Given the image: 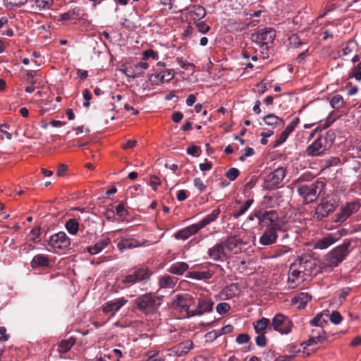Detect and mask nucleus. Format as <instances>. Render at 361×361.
Returning <instances> with one entry per match:
<instances>
[{
  "label": "nucleus",
  "mask_w": 361,
  "mask_h": 361,
  "mask_svg": "<svg viewBox=\"0 0 361 361\" xmlns=\"http://www.w3.org/2000/svg\"><path fill=\"white\" fill-rule=\"evenodd\" d=\"M255 154V150L249 147H247L245 150L244 153L242 154V155L239 157V160L240 161H244L247 157H251Z\"/></svg>",
  "instance_id": "nucleus-57"
},
{
  "label": "nucleus",
  "mask_w": 361,
  "mask_h": 361,
  "mask_svg": "<svg viewBox=\"0 0 361 361\" xmlns=\"http://www.w3.org/2000/svg\"><path fill=\"white\" fill-rule=\"evenodd\" d=\"M47 245L53 249L63 250L71 245V239L65 232L60 231L50 236Z\"/></svg>",
  "instance_id": "nucleus-14"
},
{
  "label": "nucleus",
  "mask_w": 361,
  "mask_h": 361,
  "mask_svg": "<svg viewBox=\"0 0 361 361\" xmlns=\"http://www.w3.org/2000/svg\"><path fill=\"white\" fill-rule=\"evenodd\" d=\"M312 299L311 295L307 293L302 292L299 293L296 297L295 300L298 302H300V305H305L309 301Z\"/></svg>",
  "instance_id": "nucleus-42"
},
{
  "label": "nucleus",
  "mask_w": 361,
  "mask_h": 361,
  "mask_svg": "<svg viewBox=\"0 0 361 361\" xmlns=\"http://www.w3.org/2000/svg\"><path fill=\"white\" fill-rule=\"evenodd\" d=\"M333 140L331 138V142ZM331 145L329 143L326 136H319L306 149V153L310 157L322 156L327 150L328 147Z\"/></svg>",
  "instance_id": "nucleus-10"
},
{
  "label": "nucleus",
  "mask_w": 361,
  "mask_h": 361,
  "mask_svg": "<svg viewBox=\"0 0 361 361\" xmlns=\"http://www.w3.org/2000/svg\"><path fill=\"white\" fill-rule=\"evenodd\" d=\"M149 80L153 85H159L164 82V75L161 72L152 74Z\"/></svg>",
  "instance_id": "nucleus-43"
},
{
  "label": "nucleus",
  "mask_w": 361,
  "mask_h": 361,
  "mask_svg": "<svg viewBox=\"0 0 361 361\" xmlns=\"http://www.w3.org/2000/svg\"><path fill=\"white\" fill-rule=\"evenodd\" d=\"M127 302L124 297L109 301L102 306V311L105 314L112 312V315H114Z\"/></svg>",
  "instance_id": "nucleus-18"
},
{
  "label": "nucleus",
  "mask_w": 361,
  "mask_h": 361,
  "mask_svg": "<svg viewBox=\"0 0 361 361\" xmlns=\"http://www.w3.org/2000/svg\"><path fill=\"white\" fill-rule=\"evenodd\" d=\"M324 316L328 317L327 314L321 313L317 314L310 321V324L312 326L324 328L326 325L328 324V321L326 319L324 318Z\"/></svg>",
  "instance_id": "nucleus-32"
},
{
  "label": "nucleus",
  "mask_w": 361,
  "mask_h": 361,
  "mask_svg": "<svg viewBox=\"0 0 361 361\" xmlns=\"http://www.w3.org/2000/svg\"><path fill=\"white\" fill-rule=\"evenodd\" d=\"M337 207L338 203L334 198L329 197H324L317 206L314 217L318 220H322L329 214L333 213Z\"/></svg>",
  "instance_id": "nucleus-8"
},
{
  "label": "nucleus",
  "mask_w": 361,
  "mask_h": 361,
  "mask_svg": "<svg viewBox=\"0 0 361 361\" xmlns=\"http://www.w3.org/2000/svg\"><path fill=\"white\" fill-rule=\"evenodd\" d=\"M115 242L117 243V247L121 251L141 246V244L136 239L128 235L118 238Z\"/></svg>",
  "instance_id": "nucleus-19"
},
{
  "label": "nucleus",
  "mask_w": 361,
  "mask_h": 361,
  "mask_svg": "<svg viewBox=\"0 0 361 361\" xmlns=\"http://www.w3.org/2000/svg\"><path fill=\"white\" fill-rule=\"evenodd\" d=\"M207 253L209 258L214 261L224 262L229 257L222 242L209 248Z\"/></svg>",
  "instance_id": "nucleus-17"
},
{
  "label": "nucleus",
  "mask_w": 361,
  "mask_h": 361,
  "mask_svg": "<svg viewBox=\"0 0 361 361\" xmlns=\"http://www.w3.org/2000/svg\"><path fill=\"white\" fill-rule=\"evenodd\" d=\"M287 173L286 169L279 167L270 172L264 178V188L267 190H273L277 188L282 182Z\"/></svg>",
  "instance_id": "nucleus-12"
},
{
  "label": "nucleus",
  "mask_w": 361,
  "mask_h": 361,
  "mask_svg": "<svg viewBox=\"0 0 361 361\" xmlns=\"http://www.w3.org/2000/svg\"><path fill=\"white\" fill-rule=\"evenodd\" d=\"M82 96L84 99L85 100L83 103V106L86 108H88L90 105V100L92 99V94L90 90L85 89L82 92Z\"/></svg>",
  "instance_id": "nucleus-55"
},
{
  "label": "nucleus",
  "mask_w": 361,
  "mask_h": 361,
  "mask_svg": "<svg viewBox=\"0 0 361 361\" xmlns=\"http://www.w3.org/2000/svg\"><path fill=\"white\" fill-rule=\"evenodd\" d=\"M230 305L226 302H221L216 305V311L220 314L226 313L230 310Z\"/></svg>",
  "instance_id": "nucleus-51"
},
{
  "label": "nucleus",
  "mask_w": 361,
  "mask_h": 361,
  "mask_svg": "<svg viewBox=\"0 0 361 361\" xmlns=\"http://www.w3.org/2000/svg\"><path fill=\"white\" fill-rule=\"evenodd\" d=\"M357 47V43L353 40H349L347 42L344 47L342 48V54L341 56H347L353 52V51Z\"/></svg>",
  "instance_id": "nucleus-37"
},
{
  "label": "nucleus",
  "mask_w": 361,
  "mask_h": 361,
  "mask_svg": "<svg viewBox=\"0 0 361 361\" xmlns=\"http://www.w3.org/2000/svg\"><path fill=\"white\" fill-rule=\"evenodd\" d=\"M198 228L199 227H197L196 224L190 225L186 228L177 231L175 233L174 237L178 240H186L192 235L197 233L200 231Z\"/></svg>",
  "instance_id": "nucleus-23"
},
{
  "label": "nucleus",
  "mask_w": 361,
  "mask_h": 361,
  "mask_svg": "<svg viewBox=\"0 0 361 361\" xmlns=\"http://www.w3.org/2000/svg\"><path fill=\"white\" fill-rule=\"evenodd\" d=\"M220 214L219 209H214L211 214L207 215L203 219L199 221L196 225L199 227V230L205 227L207 225L209 224L211 222L214 221L217 219L218 216Z\"/></svg>",
  "instance_id": "nucleus-27"
},
{
  "label": "nucleus",
  "mask_w": 361,
  "mask_h": 361,
  "mask_svg": "<svg viewBox=\"0 0 361 361\" xmlns=\"http://www.w3.org/2000/svg\"><path fill=\"white\" fill-rule=\"evenodd\" d=\"M53 3H54L53 0H36L35 1L36 6L39 9L49 8L52 6Z\"/></svg>",
  "instance_id": "nucleus-46"
},
{
  "label": "nucleus",
  "mask_w": 361,
  "mask_h": 361,
  "mask_svg": "<svg viewBox=\"0 0 361 361\" xmlns=\"http://www.w3.org/2000/svg\"><path fill=\"white\" fill-rule=\"evenodd\" d=\"M196 274L198 275L199 279H209L212 277L214 272L210 270H207L198 271Z\"/></svg>",
  "instance_id": "nucleus-60"
},
{
  "label": "nucleus",
  "mask_w": 361,
  "mask_h": 361,
  "mask_svg": "<svg viewBox=\"0 0 361 361\" xmlns=\"http://www.w3.org/2000/svg\"><path fill=\"white\" fill-rule=\"evenodd\" d=\"M240 171L236 168L229 169L225 173L226 177L231 181L235 180L239 176Z\"/></svg>",
  "instance_id": "nucleus-44"
},
{
  "label": "nucleus",
  "mask_w": 361,
  "mask_h": 361,
  "mask_svg": "<svg viewBox=\"0 0 361 361\" xmlns=\"http://www.w3.org/2000/svg\"><path fill=\"white\" fill-rule=\"evenodd\" d=\"M188 267L189 266L186 262H177L171 265L169 269V271L173 274L183 275Z\"/></svg>",
  "instance_id": "nucleus-29"
},
{
  "label": "nucleus",
  "mask_w": 361,
  "mask_h": 361,
  "mask_svg": "<svg viewBox=\"0 0 361 361\" xmlns=\"http://www.w3.org/2000/svg\"><path fill=\"white\" fill-rule=\"evenodd\" d=\"M263 121L266 125L271 126L272 128H275L284 123V121L281 118L276 116L274 114H269L264 116Z\"/></svg>",
  "instance_id": "nucleus-30"
},
{
  "label": "nucleus",
  "mask_w": 361,
  "mask_h": 361,
  "mask_svg": "<svg viewBox=\"0 0 361 361\" xmlns=\"http://www.w3.org/2000/svg\"><path fill=\"white\" fill-rule=\"evenodd\" d=\"M255 342L258 346H265L267 344V338L264 336V334H258L255 338Z\"/></svg>",
  "instance_id": "nucleus-63"
},
{
  "label": "nucleus",
  "mask_w": 361,
  "mask_h": 361,
  "mask_svg": "<svg viewBox=\"0 0 361 361\" xmlns=\"http://www.w3.org/2000/svg\"><path fill=\"white\" fill-rule=\"evenodd\" d=\"M163 297L149 292L138 296L134 300L135 307L145 315L154 314L162 302Z\"/></svg>",
  "instance_id": "nucleus-2"
},
{
  "label": "nucleus",
  "mask_w": 361,
  "mask_h": 361,
  "mask_svg": "<svg viewBox=\"0 0 361 361\" xmlns=\"http://www.w3.org/2000/svg\"><path fill=\"white\" fill-rule=\"evenodd\" d=\"M161 184L160 179L156 176H151L149 178V185L153 190H157L158 185Z\"/></svg>",
  "instance_id": "nucleus-61"
},
{
  "label": "nucleus",
  "mask_w": 361,
  "mask_h": 361,
  "mask_svg": "<svg viewBox=\"0 0 361 361\" xmlns=\"http://www.w3.org/2000/svg\"><path fill=\"white\" fill-rule=\"evenodd\" d=\"M233 331V326L231 324H228V325H226L224 327H222L219 331H218L217 330H214V331L208 333V334H209V335L214 334V338H216L218 336H219L222 334H229V333H231Z\"/></svg>",
  "instance_id": "nucleus-36"
},
{
  "label": "nucleus",
  "mask_w": 361,
  "mask_h": 361,
  "mask_svg": "<svg viewBox=\"0 0 361 361\" xmlns=\"http://www.w3.org/2000/svg\"><path fill=\"white\" fill-rule=\"evenodd\" d=\"M269 319L262 317L253 323L254 329L257 334H264L266 329L271 330Z\"/></svg>",
  "instance_id": "nucleus-24"
},
{
  "label": "nucleus",
  "mask_w": 361,
  "mask_h": 361,
  "mask_svg": "<svg viewBox=\"0 0 361 361\" xmlns=\"http://www.w3.org/2000/svg\"><path fill=\"white\" fill-rule=\"evenodd\" d=\"M193 343L191 341L187 340L180 343L178 346V350L180 354H186L193 348Z\"/></svg>",
  "instance_id": "nucleus-38"
},
{
  "label": "nucleus",
  "mask_w": 361,
  "mask_h": 361,
  "mask_svg": "<svg viewBox=\"0 0 361 361\" xmlns=\"http://www.w3.org/2000/svg\"><path fill=\"white\" fill-rule=\"evenodd\" d=\"M196 26L197 27L198 31L203 34L207 33L210 29L209 26L203 21L197 23Z\"/></svg>",
  "instance_id": "nucleus-64"
},
{
  "label": "nucleus",
  "mask_w": 361,
  "mask_h": 361,
  "mask_svg": "<svg viewBox=\"0 0 361 361\" xmlns=\"http://www.w3.org/2000/svg\"><path fill=\"white\" fill-rule=\"evenodd\" d=\"M65 228L71 235H76L80 229L79 221L75 219H69L65 224Z\"/></svg>",
  "instance_id": "nucleus-31"
},
{
  "label": "nucleus",
  "mask_w": 361,
  "mask_h": 361,
  "mask_svg": "<svg viewBox=\"0 0 361 361\" xmlns=\"http://www.w3.org/2000/svg\"><path fill=\"white\" fill-rule=\"evenodd\" d=\"M194 185L197 188L200 192H203L206 190L207 186L204 184L203 181L200 178H195L194 179Z\"/></svg>",
  "instance_id": "nucleus-62"
},
{
  "label": "nucleus",
  "mask_w": 361,
  "mask_h": 361,
  "mask_svg": "<svg viewBox=\"0 0 361 361\" xmlns=\"http://www.w3.org/2000/svg\"><path fill=\"white\" fill-rule=\"evenodd\" d=\"M226 295H229V297H233L237 294L238 290V286L237 283H231L230 286H228L226 288Z\"/></svg>",
  "instance_id": "nucleus-49"
},
{
  "label": "nucleus",
  "mask_w": 361,
  "mask_h": 361,
  "mask_svg": "<svg viewBox=\"0 0 361 361\" xmlns=\"http://www.w3.org/2000/svg\"><path fill=\"white\" fill-rule=\"evenodd\" d=\"M201 152L200 147L196 145H191L187 148V153L189 155L199 157Z\"/></svg>",
  "instance_id": "nucleus-52"
},
{
  "label": "nucleus",
  "mask_w": 361,
  "mask_h": 361,
  "mask_svg": "<svg viewBox=\"0 0 361 361\" xmlns=\"http://www.w3.org/2000/svg\"><path fill=\"white\" fill-rule=\"evenodd\" d=\"M360 208V204L357 201L348 202L341 207L340 212L336 214L334 222L342 224L351 215L356 213Z\"/></svg>",
  "instance_id": "nucleus-11"
},
{
  "label": "nucleus",
  "mask_w": 361,
  "mask_h": 361,
  "mask_svg": "<svg viewBox=\"0 0 361 361\" xmlns=\"http://www.w3.org/2000/svg\"><path fill=\"white\" fill-rule=\"evenodd\" d=\"M116 212L118 216L120 217H126L128 215V210L125 208V202H121L116 207Z\"/></svg>",
  "instance_id": "nucleus-45"
},
{
  "label": "nucleus",
  "mask_w": 361,
  "mask_h": 361,
  "mask_svg": "<svg viewBox=\"0 0 361 361\" xmlns=\"http://www.w3.org/2000/svg\"><path fill=\"white\" fill-rule=\"evenodd\" d=\"M152 271L147 267H136L128 271V273L121 280L126 287H130L137 283L146 284L150 279Z\"/></svg>",
  "instance_id": "nucleus-4"
},
{
  "label": "nucleus",
  "mask_w": 361,
  "mask_h": 361,
  "mask_svg": "<svg viewBox=\"0 0 361 361\" xmlns=\"http://www.w3.org/2000/svg\"><path fill=\"white\" fill-rule=\"evenodd\" d=\"M111 240L108 237H104L99 240L94 245L88 246L86 250L92 255L101 252L110 243Z\"/></svg>",
  "instance_id": "nucleus-22"
},
{
  "label": "nucleus",
  "mask_w": 361,
  "mask_h": 361,
  "mask_svg": "<svg viewBox=\"0 0 361 361\" xmlns=\"http://www.w3.org/2000/svg\"><path fill=\"white\" fill-rule=\"evenodd\" d=\"M40 235V228L35 227L30 231V240L32 241L33 243L37 242V239L39 238Z\"/></svg>",
  "instance_id": "nucleus-58"
},
{
  "label": "nucleus",
  "mask_w": 361,
  "mask_h": 361,
  "mask_svg": "<svg viewBox=\"0 0 361 361\" xmlns=\"http://www.w3.org/2000/svg\"><path fill=\"white\" fill-rule=\"evenodd\" d=\"M220 214L219 209H214L211 214L207 215L203 219L199 221L196 225L199 227V230L205 227L207 225L209 224L211 222L214 221L217 219L218 216Z\"/></svg>",
  "instance_id": "nucleus-26"
},
{
  "label": "nucleus",
  "mask_w": 361,
  "mask_h": 361,
  "mask_svg": "<svg viewBox=\"0 0 361 361\" xmlns=\"http://www.w3.org/2000/svg\"><path fill=\"white\" fill-rule=\"evenodd\" d=\"M300 119L298 117L295 118L285 128V130L280 134L279 137L275 141L274 145L276 147L283 144L288 137L289 135L294 130L295 127L298 125Z\"/></svg>",
  "instance_id": "nucleus-20"
},
{
  "label": "nucleus",
  "mask_w": 361,
  "mask_h": 361,
  "mask_svg": "<svg viewBox=\"0 0 361 361\" xmlns=\"http://www.w3.org/2000/svg\"><path fill=\"white\" fill-rule=\"evenodd\" d=\"M250 337L248 334H239L236 337L235 341L238 344L241 345V344H245V343H248L250 341Z\"/></svg>",
  "instance_id": "nucleus-56"
},
{
  "label": "nucleus",
  "mask_w": 361,
  "mask_h": 361,
  "mask_svg": "<svg viewBox=\"0 0 361 361\" xmlns=\"http://www.w3.org/2000/svg\"><path fill=\"white\" fill-rule=\"evenodd\" d=\"M176 283V280L171 276H164L159 279V286L161 288H173Z\"/></svg>",
  "instance_id": "nucleus-34"
},
{
  "label": "nucleus",
  "mask_w": 361,
  "mask_h": 361,
  "mask_svg": "<svg viewBox=\"0 0 361 361\" xmlns=\"http://www.w3.org/2000/svg\"><path fill=\"white\" fill-rule=\"evenodd\" d=\"M325 184L322 181L317 180L310 184H304L298 187L297 191L305 204L316 201L324 188Z\"/></svg>",
  "instance_id": "nucleus-5"
},
{
  "label": "nucleus",
  "mask_w": 361,
  "mask_h": 361,
  "mask_svg": "<svg viewBox=\"0 0 361 361\" xmlns=\"http://www.w3.org/2000/svg\"><path fill=\"white\" fill-rule=\"evenodd\" d=\"M330 321L334 324H338L342 321V316L338 311H334L328 317Z\"/></svg>",
  "instance_id": "nucleus-48"
},
{
  "label": "nucleus",
  "mask_w": 361,
  "mask_h": 361,
  "mask_svg": "<svg viewBox=\"0 0 361 361\" xmlns=\"http://www.w3.org/2000/svg\"><path fill=\"white\" fill-rule=\"evenodd\" d=\"M309 265H312V262L304 257H298L290 267L288 281L292 288H295L296 281L299 279L300 274L307 269Z\"/></svg>",
  "instance_id": "nucleus-6"
},
{
  "label": "nucleus",
  "mask_w": 361,
  "mask_h": 361,
  "mask_svg": "<svg viewBox=\"0 0 361 361\" xmlns=\"http://www.w3.org/2000/svg\"><path fill=\"white\" fill-rule=\"evenodd\" d=\"M190 12L192 13L199 20L203 18L206 16L205 8L200 5H193L192 11Z\"/></svg>",
  "instance_id": "nucleus-40"
},
{
  "label": "nucleus",
  "mask_w": 361,
  "mask_h": 361,
  "mask_svg": "<svg viewBox=\"0 0 361 361\" xmlns=\"http://www.w3.org/2000/svg\"><path fill=\"white\" fill-rule=\"evenodd\" d=\"M351 241L345 239L343 243L334 248L324 257V264L326 267H336L349 255Z\"/></svg>",
  "instance_id": "nucleus-3"
},
{
  "label": "nucleus",
  "mask_w": 361,
  "mask_h": 361,
  "mask_svg": "<svg viewBox=\"0 0 361 361\" xmlns=\"http://www.w3.org/2000/svg\"><path fill=\"white\" fill-rule=\"evenodd\" d=\"M330 104L334 109L342 108L344 105L343 97L339 94L334 95L330 100Z\"/></svg>",
  "instance_id": "nucleus-39"
},
{
  "label": "nucleus",
  "mask_w": 361,
  "mask_h": 361,
  "mask_svg": "<svg viewBox=\"0 0 361 361\" xmlns=\"http://www.w3.org/2000/svg\"><path fill=\"white\" fill-rule=\"evenodd\" d=\"M253 200L249 199L244 202V204L241 206L238 209L235 210L232 215L235 219H238L240 216L243 215L250 207L253 203Z\"/></svg>",
  "instance_id": "nucleus-33"
},
{
  "label": "nucleus",
  "mask_w": 361,
  "mask_h": 361,
  "mask_svg": "<svg viewBox=\"0 0 361 361\" xmlns=\"http://www.w3.org/2000/svg\"><path fill=\"white\" fill-rule=\"evenodd\" d=\"M176 61L184 69L188 70L190 68L192 69L195 68V65L193 63L183 61L182 57H178L176 59Z\"/></svg>",
  "instance_id": "nucleus-53"
},
{
  "label": "nucleus",
  "mask_w": 361,
  "mask_h": 361,
  "mask_svg": "<svg viewBox=\"0 0 361 361\" xmlns=\"http://www.w3.org/2000/svg\"><path fill=\"white\" fill-rule=\"evenodd\" d=\"M193 302L192 297L190 294H178L172 302V306L178 310L181 314V317L185 318L191 317L190 307Z\"/></svg>",
  "instance_id": "nucleus-7"
},
{
  "label": "nucleus",
  "mask_w": 361,
  "mask_h": 361,
  "mask_svg": "<svg viewBox=\"0 0 361 361\" xmlns=\"http://www.w3.org/2000/svg\"><path fill=\"white\" fill-rule=\"evenodd\" d=\"M221 242L228 256L233 252L236 253L238 251L235 249L243 244L242 239L236 235L230 236Z\"/></svg>",
  "instance_id": "nucleus-21"
},
{
  "label": "nucleus",
  "mask_w": 361,
  "mask_h": 361,
  "mask_svg": "<svg viewBox=\"0 0 361 361\" xmlns=\"http://www.w3.org/2000/svg\"><path fill=\"white\" fill-rule=\"evenodd\" d=\"M345 235H346V231L344 229L338 231L336 233H329L318 240L314 245V248L320 250L326 249L339 240L340 238Z\"/></svg>",
  "instance_id": "nucleus-15"
},
{
  "label": "nucleus",
  "mask_w": 361,
  "mask_h": 361,
  "mask_svg": "<svg viewBox=\"0 0 361 361\" xmlns=\"http://www.w3.org/2000/svg\"><path fill=\"white\" fill-rule=\"evenodd\" d=\"M293 322L283 314H277L272 319L271 329L279 331L281 334H288L292 330Z\"/></svg>",
  "instance_id": "nucleus-13"
},
{
  "label": "nucleus",
  "mask_w": 361,
  "mask_h": 361,
  "mask_svg": "<svg viewBox=\"0 0 361 361\" xmlns=\"http://www.w3.org/2000/svg\"><path fill=\"white\" fill-rule=\"evenodd\" d=\"M76 14L75 10H71L68 12L63 13L61 15V20H74L75 19V16Z\"/></svg>",
  "instance_id": "nucleus-54"
},
{
  "label": "nucleus",
  "mask_w": 361,
  "mask_h": 361,
  "mask_svg": "<svg viewBox=\"0 0 361 361\" xmlns=\"http://www.w3.org/2000/svg\"><path fill=\"white\" fill-rule=\"evenodd\" d=\"M49 264V259L47 256L42 254L35 255L31 261V267L35 269L39 267H47Z\"/></svg>",
  "instance_id": "nucleus-25"
},
{
  "label": "nucleus",
  "mask_w": 361,
  "mask_h": 361,
  "mask_svg": "<svg viewBox=\"0 0 361 361\" xmlns=\"http://www.w3.org/2000/svg\"><path fill=\"white\" fill-rule=\"evenodd\" d=\"M349 78H354L356 80L360 81L361 80V70H358L356 68H353L351 71L349 73L348 75Z\"/></svg>",
  "instance_id": "nucleus-59"
},
{
  "label": "nucleus",
  "mask_w": 361,
  "mask_h": 361,
  "mask_svg": "<svg viewBox=\"0 0 361 361\" xmlns=\"http://www.w3.org/2000/svg\"><path fill=\"white\" fill-rule=\"evenodd\" d=\"M324 341V338H318L315 337V335L314 336H310V338L304 341L302 343V345H303L304 351L307 349V347L311 346L314 344H317L318 343H322Z\"/></svg>",
  "instance_id": "nucleus-41"
},
{
  "label": "nucleus",
  "mask_w": 361,
  "mask_h": 361,
  "mask_svg": "<svg viewBox=\"0 0 361 361\" xmlns=\"http://www.w3.org/2000/svg\"><path fill=\"white\" fill-rule=\"evenodd\" d=\"M290 44L294 47L295 48L300 47L302 44H304V42L301 40V39L297 35H292L289 39Z\"/></svg>",
  "instance_id": "nucleus-47"
},
{
  "label": "nucleus",
  "mask_w": 361,
  "mask_h": 361,
  "mask_svg": "<svg viewBox=\"0 0 361 361\" xmlns=\"http://www.w3.org/2000/svg\"><path fill=\"white\" fill-rule=\"evenodd\" d=\"M214 302L211 299L207 297L200 298L195 310H192L190 312L191 317L200 316L205 312H212L213 310Z\"/></svg>",
  "instance_id": "nucleus-16"
},
{
  "label": "nucleus",
  "mask_w": 361,
  "mask_h": 361,
  "mask_svg": "<svg viewBox=\"0 0 361 361\" xmlns=\"http://www.w3.org/2000/svg\"><path fill=\"white\" fill-rule=\"evenodd\" d=\"M259 225L262 227L266 226L262 236L259 238V243L263 245H270L276 243L278 238L277 231L282 230V226L279 221V215L274 211H267L256 214Z\"/></svg>",
  "instance_id": "nucleus-1"
},
{
  "label": "nucleus",
  "mask_w": 361,
  "mask_h": 361,
  "mask_svg": "<svg viewBox=\"0 0 361 361\" xmlns=\"http://www.w3.org/2000/svg\"><path fill=\"white\" fill-rule=\"evenodd\" d=\"M142 55L144 60H147L149 58L157 60L159 58L158 53L152 49H147L146 51H144Z\"/></svg>",
  "instance_id": "nucleus-50"
},
{
  "label": "nucleus",
  "mask_w": 361,
  "mask_h": 361,
  "mask_svg": "<svg viewBox=\"0 0 361 361\" xmlns=\"http://www.w3.org/2000/svg\"><path fill=\"white\" fill-rule=\"evenodd\" d=\"M276 37V32L273 28L264 27L259 29L257 32L252 35V40L257 43L263 49H267L268 44L273 42Z\"/></svg>",
  "instance_id": "nucleus-9"
},
{
  "label": "nucleus",
  "mask_w": 361,
  "mask_h": 361,
  "mask_svg": "<svg viewBox=\"0 0 361 361\" xmlns=\"http://www.w3.org/2000/svg\"><path fill=\"white\" fill-rule=\"evenodd\" d=\"M338 118V115L336 114L334 111H332L324 123H320L319 128H321V130H324L329 127L337 118Z\"/></svg>",
  "instance_id": "nucleus-35"
},
{
  "label": "nucleus",
  "mask_w": 361,
  "mask_h": 361,
  "mask_svg": "<svg viewBox=\"0 0 361 361\" xmlns=\"http://www.w3.org/2000/svg\"><path fill=\"white\" fill-rule=\"evenodd\" d=\"M75 343V338L71 337L68 339L62 340L58 345L57 351L59 353L68 352Z\"/></svg>",
  "instance_id": "nucleus-28"
}]
</instances>
